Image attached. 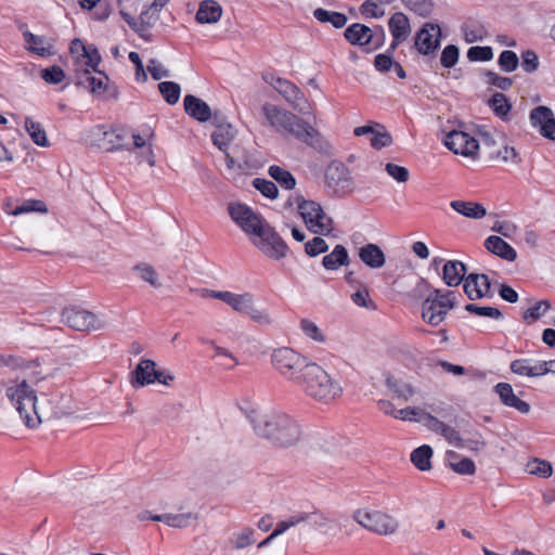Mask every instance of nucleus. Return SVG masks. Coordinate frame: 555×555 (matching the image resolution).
I'll list each match as a JSON object with an SVG mask.
<instances>
[{
  "label": "nucleus",
  "mask_w": 555,
  "mask_h": 555,
  "mask_svg": "<svg viewBox=\"0 0 555 555\" xmlns=\"http://www.w3.org/2000/svg\"><path fill=\"white\" fill-rule=\"evenodd\" d=\"M263 79L271 83L273 88L287 100V96L292 95L298 87L292 81L281 78L274 77L273 74L263 76Z\"/></svg>",
  "instance_id": "nucleus-37"
},
{
  "label": "nucleus",
  "mask_w": 555,
  "mask_h": 555,
  "mask_svg": "<svg viewBox=\"0 0 555 555\" xmlns=\"http://www.w3.org/2000/svg\"><path fill=\"white\" fill-rule=\"evenodd\" d=\"M353 519L365 529L377 534L395 533L399 527L398 521L390 515L380 511L357 509Z\"/></svg>",
  "instance_id": "nucleus-9"
},
{
  "label": "nucleus",
  "mask_w": 555,
  "mask_h": 555,
  "mask_svg": "<svg viewBox=\"0 0 555 555\" xmlns=\"http://www.w3.org/2000/svg\"><path fill=\"white\" fill-rule=\"evenodd\" d=\"M327 250H328L327 243L325 242V240H323L320 236H315L305 244V253L309 257H317L323 253H326Z\"/></svg>",
  "instance_id": "nucleus-55"
},
{
  "label": "nucleus",
  "mask_w": 555,
  "mask_h": 555,
  "mask_svg": "<svg viewBox=\"0 0 555 555\" xmlns=\"http://www.w3.org/2000/svg\"><path fill=\"white\" fill-rule=\"evenodd\" d=\"M539 57L533 50H526L521 53V67L526 73H533L539 67Z\"/></svg>",
  "instance_id": "nucleus-61"
},
{
  "label": "nucleus",
  "mask_w": 555,
  "mask_h": 555,
  "mask_svg": "<svg viewBox=\"0 0 555 555\" xmlns=\"http://www.w3.org/2000/svg\"><path fill=\"white\" fill-rule=\"evenodd\" d=\"M23 37L25 42L29 44L28 50L33 53H36L42 57L50 56L53 54V47L51 44H49L48 47H43L44 37L34 35L27 29L23 31Z\"/></svg>",
  "instance_id": "nucleus-30"
},
{
  "label": "nucleus",
  "mask_w": 555,
  "mask_h": 555,
  "mask_svg": "<svg viewBox=\"0 0 555 555\" xmlns=\"http://www.w3.org/2000/svg\"><path fill=\"white\" fill-rule=\"evenodd\" d=\"M169 0H154L150 9L141 13L140 18L142 20V26L146 24L147 27H152L153 23L151 20H158L159 11L168 3Z\"/></svg>",
  "instance_id": "nucleus-48"
},
{
  "label": "nucleus",
  "mask_w": 555,
  "mask_h": 555,
  "mask_svg": "<svg viewBox=\"0 0 555 555\" xmlns=\"http://www.w3.org/2000/svg\"><path fill=\"white\" fill-rule=\"evenodd\" d=\"M63 321L75 331H99L105 323L91 311L77 306L66 307L62 311Z\"/></svg>",
  "instance_id": "nucleus-10"
},
{
  "label": "nucleus",
  "mask_w": 555,
  "mask_h": 555,
  "mask_svg": "<svg viewBox=\"0 0 555 555\" xmlns=\"http://www.w3.org/2000/svg\"><path fill=\"white\" fill-rule=\"evenodd\" d=\"M485 247L488 251L506 261H515L517 258V251L515 248L500 236L490 235L487 237L485 241Z\"/></svg>",
  "instance_id": "nucleus-21"
},
{
  "label": "nucleus",
  "mask_w": 555,
  "mask_h": 555,
  "mask_svg": "<svg viewBox=\"0 0 555 555\" xmlns=\"http://www.w3.org/2000/svg\"><path fill=\"white\" fill-rule=\"evenodd\" d=\"M443 143L454 154L465 157H476L479 150V143L474 137L456 129L449 131L444 135Z\"/></svg>",
  "instance_id": "nucleus-11"
},
{
  "label": "nucleus",
  "mask_w": 555,
  "mask_h": 555,
  "mask_svg": "<svg viewBox=\"0 0 555 555\" xmlns=\"http://www.w3.org/2000/svg\"><path fill=\"white\" fill-rule=\"evenodd\" d=\"M248 308L244 311L255 323L260 325H270L272 323V319L267 309H258L254 305L253 297L248 302Z\"/></svg>",
  "instance_id": "nucleus-42"
},
{
  "label": "nucleus",
  "mask_w": 555,
  "mask_h": 555,
  "mask_svg": "<svg viewBox=\"0 0 555 555\" xmlns=\"http://www.w3.org/2000/svg\"><path fill=\"white\" fill-rule=\"evenodd\" d=\"M251 294H234L230 292L228 299H225V304L230 306L234 311L244 313L246 308H248V302L250 301Z\"/></svg>",
  "instance_id": "nucleus-44"
},
{
  "label": "nucleus",
  "mask_w": 555,
  "mask_h": 555,
  "mask_svg": "<svg viewBox=\"0 0 555 555\" xmlns=\"http://www.w3.org/2000/svg\"><path fill=\"white\" fill-rule=\"evenodd\" d=\"M313 16L321 23H331L335 28H343L347 23V16L344 13L328 11L322 8L315 9Z\"/></svg>",
  "instance_id": "nucleus-33"
},
{
  "label": "nucleus",
  "mask_w": 555,
  "mask_h": 555,
  "mask_svg": "<svg viewBox=\"0 0 555 555\" xmlns=\"http://www.w3.org/2000/svg\"><path fill=\"white\" fill-rule=\"evenodd\" d=\"M268 172L283 189L293 190L296 186V179L291 171L278 165H272L269 167Z\"/></svg>",
  "instance_id": "nucleus-34"
},
{
  "label": "nucleus",
  "mask_w": 555,
  "mask_h": 555,
  "mask_svg": "<svg viewBox=\"0 0 555 555\" xmlns=\"http://www.w3.org/2000/svg\"><path fill=\"white\" fill-rule=\"evenodd\" d=\"M467 59L470 62H488L493 59V50L488 46H474L468 49Z\"/></svg>",
  "instance_id": "nucleus-47"
},
{
  "label": "nucleus",
  "mask_w": 555,
  "mask_h": 555,
  "mask_svg": "<svg viewBox=\"0 0 555 555\" xmlns=\"http://www.w3.org/2000/svg\"><path fill=\"white\" fill-rule=\"evenodd\" d=\"M528 470L532 475H537L543 478H547L552 475V465L546 461L534 459L528 463Z\"/></svg>",
  "instance_id": "nucleus-59"
},
{
  "label": "nucleus",
  "mask_w": 555,
  "mask_h": 555,
  "mask_svg": "<svg viewBox=\"0 0 555 555\" xmlns=\"http://www.w3.org/2000/svg\"><path fill=\"white\" fill-rule=\"evenodd\" d=\"M450 206L460 215L472 219H481L487 215L485 206L475 202L456 199L452 201Z\"/></svg>",
  "instance_id": "nucleus-26"
},
{
  "label": "nucleus",
  "mask_w": 555,
  "mask_h": 555,
  "mask_svg": "<svg viewBox=\"0 0 555 555\" xmlns=\"http://www.w3.org/2000/svg\"><path fill=\"white\" fill-rule=\"evenodd\" d=\"M158 90L164 100L169 104H176L180 99L181 88L175 81H162L158 83Z\"/></svg>",
  "instance_id": "nucleus-39"
},
{
  "label": "nucleus",
  "mask_w": 555,
  "mask_h": 555,
  "mask_svg": "<svg viewBox=\"0 0 555 555\" xmlns=\"http://www.w3.org/2000/svg\"><path fill=\"white\" fill-rule=\"evenodd\" d=\"M490 158L491 159H502L503 162L511 160L515 164H519L521 162L515 147L508 146V145H504L502 150H499L496 152H491Z\"/></svg>",
  "instance_id": "nucleus-60"
},
{
  "label": "nucleus",
  "mask_w": 555,
  "mask_h": 555,
  "mask_svg": "<svg viewBox=\"0 0 555 555\" xmlns=\"http://www.w3.org/2000/svg\"><path fill=\"white\" fill-rule=\"evenodd\" d=\"M236 131L231 124L219 126L211 133L212 143L222 152L228 150L229 144L234 140Z\"/></svg>",
  "instance_id": "nucleus-29"
},
{
  "label": "nucleus",
  "mask_w": 555,
  "mask_h": 555,
  "mask_svg": "<svg viewBox=\"0 0 555 555\" xmlns=\"http://www.w3.org/2000/svg\"><path fill=\"white\" fill-rule=\"evenodd\" d=\"M439 298H441V291L434 288L422 302V319L431 326H438L448 314L446 308H440L442 304Z\"/></svg>",
  "instance_id": "nucleus-14"
},
{
  "label": "nucleus",
  "mask_w": 555,
  "mask_h": 555,
  "mask_svg": "<svg viewBox=\"0 0 555 555\" xmlns=\"http://www.w3.org/2000/svg\"><path fill=\"white\" fill-rule=\"evenodd\" d=\"M350 262L349 254L344 245H336L331 254L325 255L322 264L326 270H337L341 266H348Z\"/></svg>",
  "instance_id": "nucleus-27"
},
{
  "label": "nucleus",
  "mask_w": 555,
  "mask_h": 555,
  "mask_svg": "<svg viewBox=\"0 0 555 555\" xmlns=\"http://www.w3.org/2000/svg\"><path fill=\"white\" fill-rule=\"evenodd\" d=\"M295 384L310 398L330 403L339 397L343 388L327 372L314 362H308Z\"/></svg>",
  "instance_id": "nucleus-3"
},
{
  "label": "nucleus",
  "mask_w": 555,
  "mask_h": 555,
  "mask_svg": "<svg viewBox=\"0 0 555 555\" xmlns=\"http://www.w3.org/2000/svg\"><path fill=\"white\" fill-rule=\"evenodd\" d=\"M463 291L472 301L494 296L489 276L482 273H469L466 275L463 282Z\"/></svg>",
  "instance_id": "nucleus-13"
},
{
  "label": "nucleus",
  "mask_w": 555,
  "mask_h": 555,
  "mask_svg": "<svg viewBox=\"0 0 555 555\" xmlns=\"http://www.w3.org/2000/svg\"><path fill=\"white\" fill-rule=\"evenodd\" d=\"M498 64L502 70L506 73H512L518 67L519 59L514 51L504 50L499 55Z\"/></svg>",
  "instance_id": "nucleus-46"
},
{
  "label": "nucleus",
  "mask_w": 555,
  "mask_h": 555,
  "mask_svg": "<svg viewBox=\"0 0 555 555\" xmlns=\"http://www.w3.org/2000/svg\"><path fill=\"white\" fill-rule=\"evenodd\" d=\"M433 456V449L428 444H423L411 453V462L414 466L426 472L431 468L430 459Z\"/></svg>",
  "instance_id": "nucleus-31"
},
{
  "label": "nucleus",
  "mask_w": 555,
  "mask_h": 555,
  "mask_svg": "<svg viewBox=\"0 0 555 555\" xmlns=\"http://www.w3.org/2000/svg\"><path fill=\"white\" fill-rule=\"evenodd\" d=\"M441 28L438 24L425 23L416 33L414 46L418 53L428 55L440 46Z\"/></svg>",
  "instance_id": "nucleus-12"
},
{
  "label": "nucleus",
  "mask_w": 555,
  "mask_h": 555,
  "mask_svg": "<svg viewBox=\"0 0 555 555\" xmlns=\"http://www.w3.org/2000/svg\"><path fill=\"white\" fill-rule=\"evenodd\" d=\"M403 4L417 15L427 17L431 14L434 3L431 0H401Z\"/></svg>",
  "instance_id": "nucleus-45"
},
{
  "label": "nucleus",
  "mask_w": 555,
  "mask_h": 555,
  "mask_svg": "<svg viewBox=\"0 0 555 555\" xmlns=\"http://www.w3.org/2000/svg\"><path fill=\"white\" fill-rule=\"evenodd\" d=\"M222 15L221 5L214 0H204L201 2L195 18L199 24L217 23Z\"/></svg>",
  "instance_id": "nucleus-23"
},
{
  "label": "nucleus",
  "mask_w": 555,
  "mask_h": 555,
  "mask_svg": "<svg viewBox=\"0 0 555 555\" xmlns=\"http://www.w3.org/2000/svg\"><path fill=\"white\" fill-rule=\"evenodd\" d=\"M325 189L330 196L343 197L354 189V182L348 167L339 162L332 160L325 169Z\"/></svg>",
  "instance_id": "nucleus-8"
},
{
  "label": "nucleus",
  "mask_w": 555,
  "mask_h": 555,
  "mask_svg": "<svg viewBox=\"0 0 555 555\" xmlns=\"http://www.w3.org/2000/svg\"><path fill=\"white\" fill-rule=\"evenodd\" d=\"M5 395L14 404L27 427L35 428L40 423V418L36 410V391L27 384L26 380L8 387Z\"/></svg>",
  "instance_id": "nucleus-5"
},
{
  "label": "nucleus",
  "mask_w": 555,
  "mask_h": 555,
  "mask_svg": "<svg viewBox=\"0 0 555 555\" xmlns=\"http://www.w3.org/2000/svg\"><path fill=\"white\" fill-rule=\"evenodd\" d=\"M464 309L465 311L478 317L490 318L493 320L503 319L502 311L495 307L479 306L477 304H467L464 306Z\"/></svg>",
  "instance_id": "nucleus-41"
},
{
  "label": "nucleus",
  "mask_w": 555,
  "mask_h": 555,
  "mask_svg": "<svg viewBox=\"0 0 555 555\" xmlns=\"http://www.w3.org/2000/svg\"><path fill=\"white\" fill-rule=\"evenodd\" d=\"M466 264L460 260H448L442 267L441 279L450 287L464 282L466 278Z\"/></svg>",
  "instance_id": "nucleus-19"
},
{
  "label": "nucleus",
  "mask_w": 555,
  "mask_h": 555,
  "mask_svg": "<svg viewBox=\"0 0 555 555\" xmlns=\"http://www.w3.org/2000/svg\"><path fill=\"white\" fill-rule=\"evenodd\" d=\"M551 309L550 300L543 299L537 301L532 307L528 308L522 313V320L528 324L539 320Z\"/></svg>",
  "instance_id": "nucleus-40"
},
{
  "label": "nucleus",
  "mask_w": 555,
  "mask_h": 555,
  "mask_svg": "<svg viewBox=\"0 0 555 555\" xmlns=\"http://www.w3.org/2000/svg\"><path fill=\"white\" fill-rule=\"evenodd\" d=\"M185 113L199 122L208 121L211 117V108L202 99L188 94L183 100Z\"/></svg>",
  "instance_id": "nucleus-18"
},
{
  "label": "nucleus",
  "mask_w": 555,
  "mask_h": 555,
  "mask_svg": "<svg viewBox=\"0 0 555 555\" xmlns=\"http://www.w3.org/2000/svg\"><path fill=\"white\" fill-rule=\"evenodd\" d=\"M300 328L304 332V334L306 336H308L309 338H311L318 343L325 341V336L322 334V332L320 331V328L318 327V325L314 322H312L308 319H302L300 321Z\"/></svg>",
  "instance_id": "nucleus-58"
},
{
  "label": "nucleus",
  "mask_w": 555,
  "mask_h": 555,
  "mask_svg": "<svg viewBox=\"0 0 555 555\" xmlns=\"http://www.w3.org/2000/svg\"><path fill=\"white\" fill-rule=\"evenodd\" d=\"M81 56L87 59L86 65L88 67L92 68L95 73L102 74V72H100L98 69V66L102 61V57H101L99 50L96 49L95 46H93V44L88 46L87 53H85V52L81 53Z\"/></svg>",
  "instance_id": "nucleus-62"
},
{
  "label": "nucleus",
  "mask_w": 555,
  "mask_h": 555,
  "mask_svg": "<svg viewBox=\"0 0 555 555\" xmlns=\"http://www.w3.org/2000/svg\"><path fill=\"white\" fill-rule=\"evenodd\" d=\"M25 128L35 144L39 146L49 145L46 131L41 127L40 122L34 121L30 117H26Z\"/></svg>",
  "instance_id": "nucleus-36"
},
{
  "label": "nucleus",
  "mask_w": 555,
  "mask_h": 555,
  "mask_svg": "<svg viewBox=\"0 0 555 555\" xmlns=\"http://www.w3.org/2000/svg\"><path fill=\"white\" fill-rule=\"evenodd\" d=\"M253 186L259 191L263 196L270 199H275L279 195L278 186L274 182L263 179L255 178L253 180Z\"/></svg>",
  "instance_id": "nucleus-43"
},
{
  "label": "nucleus",
  "mask_w": 555,
  "mask_h": 555,
  "mask_svg": "<svg viewBox=\"0 0 555 555\" xmlns=\"http://www.w3.org/2000/svg\"><path fill=\"white\" fill-rule=\"evenodd\" d=\"M31 211H47L46 204L42 201H27L23 205L17 206L11 214L17 216Z\"/></svg>",
  "instance_id": "nucleus-63"
},
{
  "label": "nucleus",
  "mask_w": 555,
  "mask_h": 555,
  "mask_svg": "<svg viewBox=\"0 0 555 555\" xmlns=\"http://www.w3.org/2000/svg\"><path fill=\"white\" fill-rule=\"evenodd\" d=\"M449 467L459 475L472 476L476 472V465L473 460L461 456L455 451L447 452Z\"/></svg>",
  "instance_id": "nucleus-24"
},
{
  "label": "nucleus",
  "mask_w": 555,
  "mask_h": 555,
  "mask_svg": "<svg viewBox=\"0 0 555 555\" xmlns=\"http://www.w3.org/2000/svg\"><path fill=\"white\" fill-rule=\"evenodd\" d=\"M460 57V49L455 44H448L441 52L440 63L444 68H452Z\"/></svg>",
  "instance_id": "nucleus-49"
},
{
  "label": "nucleus",
  "mask_w": 555,
  "mask_h": 555,
  "mask_svg": "<svg viewBox=\"0 0 555 555\" xmlns=\"http://www.w3.org/2000/svg\"><path fill=\"white\" fill-rule=\"evenodd\" d=\"M0 364L12 370H27L39 366L37 359L27 360L21 356L0 354Z\"/></svg>",
  "instance_id": "nucleus-35"
},
{
  "label": "nucleus",
  "mask_w": 555,
  "mask_h": 555,
  "mask_svg": "<svg viewBox=\"0 0 555 555\" xmlns=\"http://www.w3.org/2000/svg\"><path fill=\"white\" fill-rule=\"evenodd\" d=\"M295 201L298 212L310 232L328 235L334 230L333 219L324 212L318 202L305 199L300 194L295 197Z\"/></svg>",
  "instance_id": "nucleus-6"
},
{
  "label": "nucleus",
  "mask_w": 555,
  "mask_h": 555,
  "mask_svg": "<svg viewBox=\"0 0 555 555\" xmlns=\"http://www.w3.org/2000/svg\"><path fill=\"white\" fill-rule=\"evenodd\" d=\"M389 30L392 38L397 40H406L411 27L408 16L402 12H396L388 21Z\"/></svg>",
  "instance_id": "nucleus-25"
},
{
  "label": "nucleus",
  "mask_w": 555,
  "mask_h": 555,
  "mask_svg": "<svg viewBox=\"0 0 555 555\" xmlns=\"http://www.w3.org/2000/svg\"><path fill=\"white\" fill-rule=\"evenodd\" d=\"M370 33L371 28L369 26L353 23L345 29L344 37L350 44L361 47L365 50L370 48Z\"/></svg>",
  "instance_id": "nucleus-22"
},
{
  "label": "nucleus",
  "mask_w": 555,
  "mask_h": 555,
  "mask_svg": "<svg viewBox=\"0 0 555 555\" xmlns=\"http://www.w3.org/2000/svg\"><path fill=\"white\" fill-rule=\"evenodd\" d=\"M231 219L247 234L253 244L268 258L281 260L289 250L286 242L266 220L249 206L241 203L228 207Z\"/></svg>",
  "instance_id": "nucleus-1"
},
{
  "label": "nucleus",
  "mask_w": 555,
  "mask_h": 555,
  "mask_svg": "<svg viewBox=\"0 0 555 555\" xmlns=\"http://www.w3.org/2000/svg\"><path fill=\"white\" fill-rule=\"evenodd\" d=\"M494 392L499 396L501 402L508 408H513L522 414L530 412V404L518 398L508 383H499L494 386Z\"/></svg>",
  "instance_id": "nucleus-17"
},
{
  "label": "nucleus",
  "mask_w": 555,
  "mask_h": 555,
  "mask_svg": "<svg viewBox=\"0 0 555 555\" xmlns=\"http://www.w3.org/2000/svg\"><path fill=\"white\" fill-rule=\"evenodd\" d=\"M351 300L354 305L366 308L369 310H376V304L370 298V293L366 287L358 289L351 295Z\"/></svg>",
  "instance_id": "nucleus-57"
},
{
  "label": "nucleus",
  "mask_w": 555,
  "mask_h": 555,
  "mask_svg": "<svg viewBox=\"0 0 555 555\" xmlns=\"http://www.w3.org/2000/svg\"><path fill=\"white\" fill-rule=\"evenodd\" d=\"M370 38V48L365 49V52H372L380 49L386 40V33L383 26L377 25L374 28H371V33L369 34Z\"/></svg>",
  "instance_id": "nucleus-53"
},
{
  "label": "nucleus",
  "mask_w": 555,
  "mask_h": 555,
  "mask_svg": "<svg viewBox=\"0 0 555 555\" xmlns=\"http://www.w3.org/2000/svg\"><path fill=\"white\" fill-rule=\"evenodd\" d=\"M266 117L273 126H280L297 140L309 146H321V134L309 122L278 106H263Z\"/></svg>",
  "instance_id": "nucleus-4"
},
{
  "label": "nucleus",
  "mask_w": 555,
  "mask_h": 555,
  "mask_svg": "<svg viewBox=\"0 0 555 555\" xmlns=\"http://www.w3.org/2000/svg\"><path fill=\"white\" fill-rule=\"evenodd\" d=\"M378 128L382 129V131H376L373 133L372 138L370 139L371 145L376 149L380 150L383 147H387L392 144V137L391 134L385 130L384 126L376 124Z\"/></svg>",
  "instance_id": "nucleus-54"
},
{
  "label": "nucleus",
  "mask_w": 555,
  "mask_h": 555,
  "mask_svg": "<svg viewBox=\"0 0 555 555\" xmlns=\"http://www.w3.org/2000/svg\"><path fill=\"white\" fill-rule=\"evenodd\" d=\"M385 170L397 182H400V183L406 182L409 179V170L403 166H399V165L392 164V163H387Z\"/></svg>",
  "instance_id": "nucleus-64"
},
{
  "label": "nucleus",
  "mask_w": 555,
  "mask_h": 555,
  "mask_svg": "<svg viewBox=\"0 0 555 555\" xmlns=\"http://www.w3.org/2000/svg\"><path fill=\"white\" fill-rule=\"evenodd\" d=\"M247 417L255 434L274 447L289 448L300 440L302 434L300 424L286 413L251 411Z\"/></svg>",
  "instance_id": "nucleus-2"
},
{
  "label": "nucleus",
  "mask_w": 555,
  "mask_h": 555,
  "mask_svg": "<svg viewBox=\"0 0 555 555\" xmlns=\"http://www.w3.org/2000/svg\"><path fill=\"white\" fill-rule=\"evenodd\" d=\"M134 270L139 273L141 280L150 283L153 287L160 286V283L157 280V273L151 264L139 263L134 267Z\"/></svg>",
  "instance_id": "nucleus-51"
},
{
  "label": "nucleus",
  "mask_w": 555,
  "mask_h": 555,
  "mask_svg": "<svg viewBox=\"0 0 555 555\" xmlns=\"http://www.w3.org/2000/svg\"><path fill=\"white\" fill-rule=\"evenodd\" d=\"M157 521L164 522L172 528H186L193 521L197 519V515L194 513H181V514H171L166 513L162 514V517H154Z\"/></svg>",
  "instance_id": "nucleus-28"
},
{
  "label": "nucleus",
  "mask_w": 555,
  "mask_h": 555,
  "mask_svg": "<svg viewBox=\"0 0 555 555\" xmlns=\"http://www.w3.org/2000/svg\"><path fill=\"white\" fill-rule=\"evenodd\" d=\"M156 362L151 359H142L137 367L131 372L130 383L133 388L144 387L155 383Z\"/></svg>",
  "instance_id": "nucleus-16"
},
{
  "label": "nucleus",
  "mask_w": 555,
  "mask_h": 555,
  "mask_svg": "<svg viewBox=\"0 0 555 555\" xmlns=\"http://www.w3.org/2000/svg\"><path fill=\"white\" fill-rule=\"evenodd\" d=\"M41 78L49 85H57L64 80L65 73L59 65H52L41 69Z\"/></svg>",
  "instance_id": "nucleus-52"
},
{
  "label": "nucleus",
  "mask_w": 555,
  "mask_h": 555,
  "mask_svg": "<svg viewBox=\"0 0 555 555\" xmlns=\"http://www.w3.org/2000/svg\"><path fill=\"white\" fill-rule=\"evenodd\" d=\"M483 76L488 85L493 86L503 91L508 90L513 85L512 78L500 76L499 74L492 70H486L483 73Z\"/></svg>",
  "instance_id": "nucleus-50"
},
{
  "label": "nucleus",
  "mask_w": 555,
  "mask_h": 555,
  "mask_svg": "<svg viewBox=\"0 0 555 555\" xmlns=\"http://www.w3.org/2000/svg\"><path fill=\"white\" fill-rule=\"evenodd\" d=\"M358 256L360 260L371 269H379L386 263L384 251L374 243H369L360 247Z\"/></svg>",
  "instance_id": "nucleus-20"
},
{
  "label": "nucleus",
  "mask_w": 555,
  "mask_h": 555,
  "mask_svg": "<svg viewBox=\"0 0 555 555\" xmlns=\"http://www.w3.org/2000/svg\"><path fill=\"white\" fill-rule=\"evenodd\" d=\"M529 118L531 126L538 128L543 138L555 141V117L550 107L544 105L534 107Z\"/></svg>",
  "instance_id": "nucleus-15"
},
{
  "label": "nucleus",
  "mask_w": 555,
  "mask_h": 555,
  "mask_svg": "<svg viewBox=\"0 0 555 555\" xmlns=\"http://www.w3.org/2000/svg\"><path fill=\"white\" fill-rule=\"evenodd\" d=\"M286 101L294 107V109L298 111L299 113H309L310 105L299 88L295 89L294 93L287 96Z\"/></svg>",
  "instance_id": "nucleus-56"
},
{
  "label": "nucleus",
  "mask_w": 555,
  "mask_h": 555,
  "mask_svg": "<svg viewBox=\"0 0 555 555\" xmlns=\"http://www.w3.org/2000/svg\"><path fill=\"white\" fill-rule=\"evenodd\" d=\"M271 362L283 377L295 383L309 361L294 349L281 347L272 352Z\"/></svg>",
  "instance_id": "nucleus-7"
},
{
  "label": "nucleus",
  "mask_w": 555,
  "mask_h": 555,
  "mask_svg": "<svg viewBox=\"0 0 555 555\" xmlns=\"http://www.w3.org/2000/svg\"><path fill=\"white\" fill-rule=\"evenodd\" d=\"M386 386L398 397L403 398L404 400H408L410 397L414 395V388L401 380L397 379L392 376H389L386 378Z\"/></svg>",
  "instance_id": "nucleus-38"
},
{
  "label": "nucleus",
  "mask_w": 555,
  "mask_h": 555,
  "mask_svg": "<svg viewBox=\"0 0 555 555\" xmlns=\"http://www.w3.org/2000/svg\"><path fill=\"white\" fill-rule=\"evenodd\" d=\"M488 105L493 111L494 115L502 120H506L508 117V113L512 109V104L505 96V94L501 92L494 93L488 101Z\"/></svg>",
  "instance_id": "nucleus-32"
}]
</instances>
